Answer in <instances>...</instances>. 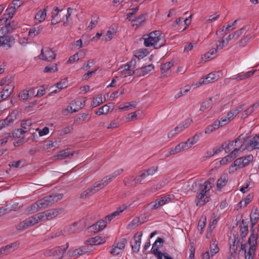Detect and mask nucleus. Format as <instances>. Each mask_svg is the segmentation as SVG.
<instances>
[{
    "label": "nucleus",
    "instance_id": "nucleus-1",
    "mask_svg": "<svg viewBox=\"0 0 259 259\" xmlns=\"http://www.w3.org/2000/svg\"><path fill=\"white\" fill-rule=\"evenodd\" d=\"M64 211L62 208H55L37 213L19 223L16 227L18 231H23L39 222L53 219Z\"/></svg>",
    "mask_w": 259,
    "mask_h": 259
},
{
    "label": "nucleus",
    "instance_id": "nucleus-2",
    "mask_svg": "<svg viewBox=\"0 0 259 259\" xmlns=\"http://www.w3.org/2000/svg\"><path fill=\"white\" fill-rule=\"evenodd\" d=\"M63 196V194L61 193H56L47 196L32 204L28 211L31 213L37 212L40 209H45L57 203L62 199Z\"/></svg>",
    "mask_w": 259,
    "mask_h": 259
},
{
    "label": "nucleus",
    "instance_id": "nucleus-3",
    "mask_svg": "<svg viewBox=\"0 0 259 259\" xmlns=\"http://www.w3.org/2000/svg\"><path fill=\"white\" fill-rule=\"evenodd\" d=\"M147 35L148 37L144 38V45L146 47L154 46L155 49H159L164 45L165 40L161 38L160 31H152Z\"/></svg>",
    "mask_w": 259,
    "mask_h": 259
},
{
    "label": "nucleus",
    "instance_id": "nucleus-4",
    "mask_svg": "<svg viewBox=\"0 0 259 259\" xmlns=\"http://www.w3.org/2000/svg\"><path fill=\"white\" fill-rule=\"evenodd\" d=\"M253 156L250 154L246 156L241 157L236 159L233 162V165L230 167V170L234 171L237 168H242L248 165L253 160Z\"/></svg>",
    "mask_w": 259,
    "mask_h": 259
},
{
    "label": "nucleus",
    "instance_id": "nucleus-5",
    "mask_svg": "<svg viewBox=\"0 0 259 259\" xmlns=\"http://www.w3.org/2000/svg\"><path fill=\"white\" fill-rule=\"evenodd\" d=\"M136 60H132L130 62L126 63L125 65H122L119 70L122 75L124 76L126 75H132L133 74H136V69L134 70L135 68Z\"/></svg>",
    "mask_w": 259,
    "mask_h": 259
},
{
    "label": "nucleus",
    "instance_id": "nucleus-6",
    "mask_svg": "<svg viewBox=\"0 0 259 259\" xmlns=\"http://www.w3.org/2000/svg\"><path fill=\"white\" fill-rule=\"evenodd\" d=\"M250 221L251 223V226L250 228V235L249 236V241L251 239H257L258 238V229L257 230H255L254 226L257 223L259 220V214L250 213Z\"/></svg>",
    "mask_w": 259,
    "mask_h": 259
},
{
    "label": "nucleus",
    "instance_id": "nucleus-7",
    "mask_svg": "<svg viewBox=\"0 0 259 259\" xmlns=\"http://www.w3.org/2000/svg\"><path fill=\"white\" fill-rule=\"evenodd\" d=\"M127 240L125 238H122L118 242H114L112 246L110 251V253L114 255L119 254L124 249Z\"/></svg>",
    "mask_w": 259,
    "mask_h": 259
},
{
    "label": "nucleus",
    "instance_id": "nucleus-8",
    "mask_svg": "<svg viewBox=\"0 0 259 259\" xmlns=\"http://www.w3.org/2000/svg\"><path fill=\"white\" fill-rule=\"evenodd\" d=\"M257 239H251L249 242V238H248L247 244L250 246L248 251L245 249V259H253L255 251L256 249Z\"/></svg>",
    "mask_w": 259,
    "mask_h": 259
},
{
    "label": "nucleus",
    "instance_id": "nucleus-9",
    "mask_svg": "<svg viewBox=\"0 0 259 259\" xmlns=\"http://www.w3.org/2000/svg\"><path fill=\"white\" fill-rule=\"evenodd\" d=\"M56 57V54L49 48L42 49L39 58L46 61H52Z\"/></svg>",
    "mask_w": 259,
    "mask_h": 259
},
{
    "label": "nucleus",
    "instance_id": "nucleus-10",
    "mask_svg": "<svg viewBox=\"0 0 259 259\" xmlns=\"http://www.w3.org/2000/svg\"><path fill=\"white\" fill-rule=\"evenodd\" d=\"M243 151V149L242 147L235 148L233 151L229 154V155L222 159L220 161L221 164L225 165L227 163L232 161L237 157L239 152H242Z\"/></svg>",
    "mask_w": 259,
    "mask_h": 259
},
{
    "label": "nucleus",
    "instance_id": "nucleus-11",
    "mask_svg": "<svg viewBox=\"0 0 259 259\" xmlns=\"http://www.w3.org/2000/svg\"><path fill=\"white\" fill-rule=\"evenodd\" d=\"M259 135H256L253 138L249 140L246 145L241 144L239 147H242L243 150L247 149L248 150H251L255 149H259Z\"/></svg>",
    "mask_w": 259,
    "mask_h": 259
},
{
    "label": "nucleus",
    "instance_id": "nucleus-12",
    "mask_svg": "<svg viewBox=\"0 0 259 259\" xmlns=\"http://www.w3.org/2000/svg\"><path fill=\"white\" fill-rule=\"evenodd\" d=\"M15 42V39L13 36L9 35L0 36V46L7 50L11 48Z\"/></svg>",
    "mask_w": 259,
    "mask_h": 259
},
{
    "label": "nucleus",
    "instance_id": "nucleus-13",
    "mask_svg": "<svg viewBox=\"0 0 259 259\" xmlns=\"http://www.w3.org/2000/svg\"><path fill=\"white\" fill-rule=\"evenodd\" d=\"M209 197L208 196L207 194H204L198 191L195 199L196 205L198 206L204 205L207 202H209Z\"/></svg>",
    "mask_w": 259,
    "mask_h": 259
},
{
    "label": "nucleus",
    "instance_id": "nucleus-14",
    "mask_svg": "<svg viewBox=\"0 0 259 259\" xmlns=\"http://www.w3.org/2000/svg\"><path fill=\"white\" fill-rule=\"evenodd\" d=\"M76 223H74L71 226H67L64 228L63 230H59V231H57V232L55 233L54 234H53L50 237V238L51 239H53V238L59 237L62 235H64V236H66L68 234L73 233L75 232V231H72V229L73 228H74L76 226Z\"/></svg>",
    "mask_w": 259,
    "mask_h": 259
},
{
    "label": "nucleus",
    "instance_id": "nucleus-15",
    "mask_svg": "<svg viewBox=\"0 0 259 259\" xmlns=\"http://www.w3.org/2000/svg\"><path fill=\"white\" fill-rule=\"evenodd\" d=\"M154 66L150 64L145 66L141 67L136 69V74L138 76H144L154 69Z\"/></svg>",
    "mask_w": 259,
    "mask_h": 259
},
{
    "label": "nucleus",
    "instance_id": "nucleus-16",
    "mask_svg": "<svg viewBox=\"0 0 259 259\" xmlns=\"http://www.w3.org/2000/svg\"><path fill=\"white\" fill-rule=\"evenodd\" d=\"M18 247V245L16 242L11 243L7 245L0 249V255L1 254H8L11 251H14Z\"/></svg>",
    "mask_w": 259,
    "mask_h": 259
},
{
    "label": "nucleus",
    "instance_id": "nucleus-17",
    "mask_svg": "<svg viewBox=\"0 0 259 259\" xmlns=\"http://www.w3.org/2000/svg\"><path fill=\"white\" fill-rule=\"evenodd\" d=\"M217 80L216 75L213 73H210L205 76L204 78H201L198 82L199 85H202L204 84H208L211 82H213Z\"/></svg>",
    "mask_w": 259,
    "mask_h": 259
},
{
    "label": "nucleus",
    "instance_id": "nucleus-18",
    "mask_svg": "<svg viewBox=\"0 0 259 259\" xmlns=\"http://www.w3.org/2000/svg\"><path fill=\"white\" fill-rule=\"evenodd\" d=\"M105 239L99 236L90 238L88 239L85 243L87 245H94L102 244L105 242Z\"/></svg>",
    "mask_w": 259,
    "mask_h": 259
},
{
    "label": "nucleus",
    "instance_id": "nucleus-19",
    "mask_svg": "<svg viewBox=\"0 0 259 259\" xmlns=\"http://www.w3.org/2000/svg\"><path fill=\"white\" fill-rule=\"evenodd\" d=\"M68 243H67L65 246H59L55 248L52 254L53 255H58L59 256V258L61 259L63 257L64 253L65 250L68 247Z\"/></svg>",
    "mask_w": 259,
    "mask_h": 259
},
{
    "label": "nucleus",
    "instance_id": "nucleus-20",
    "mask_svg": "<svg viewBox=\"0 0 259 259\" xmlns=\"http://www.w3.org/2000/svg\"><path fill=\"white\" fill-rule=\"evenodd\" d=\"M15 9V7H13V6L8 7L4 13V16H8V17H4L0 19L1 23H3V20L4 19H6V21H9V20H11L14 16Z\"/></svg>",
    "mask_w": 259,
    "mask_h": 259
},
{
    "label": "nucleus",
    "instance_id": "nucleus-21",
    "mask_svg": "<svg viewBox=\"0 0 259 259\" xmlns=\"http://www.w3.org/2000/svg\"><path fill=\"white\" fill-rule=\"evenodd\" d=\"M91 250V249L87 246H82L80 247L79 248L75 249L72 253V256H77L78 255H81L85 254V253L89 252Z\"/></svg>",
    "mask_w": 259,
    "mask_h": 259
},
{
    "label": "nucleus",
    "instance_id": "nucleus-22",
    "mask_svg": "<svg viewBox=\"0 0 259 259\" xmlns=\"http://www.w3.org/2000/svg\"><path fill=\"white\" fill-rule=\"evenodd\" d=\"M240 236L242 238L245 237L248 233V224L246 220H242V225L240 226Z\"/></svg>",
    "mask_w": 259,
    "mask_h": 259
},
{
    "label": "nucleus",
    "instance_id": "nucleus-23",
    "mask_svg": "<svg viewBox=\"0 0 259 259\" xmlns=\"http://www.w3.org/2000/svg\"><path fill=\"white\" fill-rule=\"evenodd\" d=\"M74 153V151L70 152L68 149H65L60 151L57 156L59 159H63L68 157L71 158L73 156Z\"/></svg>",
    "mask_w": 259,
    "mask_h": 259
},
{
    "label": "nucleus",
    "instance_id": "nucleus-24",
    "mask_svg": "<svg viewBox=\"0 0 259 259\" xmlns=\"http://www.w3.org/2000/svg\"><path fill=\"white\" fill-rule=\"evenodd\" d=\"M3 21L5 25L1 28L0 30L2 31L3 33H10L14 29V27L11 24L10 20L6 21V19H4Z\"/></svg>",
    "mask_w": 259,
    "mask_h": 259
},
{
    "label": "nucleus",
    "instance_id": "nucleus-25",
    "mask_svg": "<svg viewBox=\"0 0 259 259\" xmlns=\"http://www.w3.org/2000/svg\"><path fill=\"white\" fill-rule=\"evenodd\" d=\"M46 16V9L40 10L36 13L35 16V19L38 21V22H41L45 20Z\"/></svg>",
    "mask_w": 259,
    "mask_h": 259
},
{
    "label": "nucleus",
    "instance_id": "nucleus-26",
    "mask_svg": "<svg viewBox=\"0 0 259 259\" xmlns=\"http://www.w3.org/2000/svg\"><path fill=\"white\" fill-rule=\"evenodd\" d=\"M136 234H135L134 238L135 239L134 243L132 244V249L134 252H138L139 251L140 248V244H141V237L142 236V234L141 233L139 236V239L137 240L136 239Z\"/></svg>",
    "mask_w": 259,
    "mask_h": 259
},
{
    "label": "nucleus",
    "instance_id": "nucleus-27",
    "mask_svg": "<svg viewBox=\"0 0 259 259\" xmlns=\"http://www.w3.org/2000/svg\"><path fill=\"white\" fill-rule=\"evenodd\" d=\"M212 105V98H209L202 102L200 106V110L204 111L206 109L211 107Z\"/></svg>",
    "mask_w": 259,
    "mask_h": 259
},
{
    "label": "nucleus",
    "instance_id": "nucleus-28",
    "mask_svg": "<svg viewBox=\"0 0 259 259\" xmlns=\"http://www.w3.org/2000/svg\"><path fill=\"white\" fill-rule=\"evenodd\" d=\"M192 120L189 118H187L184 122L176 126V130H179L180 132L183 131L185 128H187L191 124Z\"/></svg>",
    "mask_w": 259,
    "mask_h": 259
},
{
    "label": "nucleus",
    "instance_id": "nucleus-29",
    "mask_svg": "<svg viewBox=\"0 0 259 259\" xmlns=\"http://www.w3.org/2000/svg\"><path fill=\"white\" fill-rule=\"evenodd\" d=\"M220 126V123L218 120L215 121L212 124L208 125L205 130V134H209L216 130Z\"/></svg>",
    "mask_w": 259,
    "mask_h": 259
},
{
    "label": "nucleus",
    "instance_id": "nucleus-30",
    "mask_svg": "<svg viewBox=\"0 0 259 259\" xmlns=\"http://www.w3.org/2000/svg\"><path fill=\"white\" fill-rule=\"evenodd\" d=\"M113 179L111 175L107 176L105 178H104L101 181L98 182L99 184L97 185V187L99 188H103L105 186H106L112 179Z\"/></svg>",
    "mask_w": 259,
    "mask_h": 259
},
{
    "label": "nucleus",
    "instance_id": "nucleus-31",
    "mask_svg": "<svg viewBox=\"0 0 259 259\" xmlns=\"http://www.w3.org/2000/svg\"><path fill=\"white\" fill-rule=\"evenodd\" d=\"M75 106L73 109L74 112L78 111L85 105V101L80 99H77L74 101Z\"/></svg>",
    "mask_w": 259,
    "mask_h": 259
},
{
    "label": "nucleus",
    "instance_id": "nucleus-32",
    "mask_svg": "<svg viewBox=\"0 0 259 259\" xmlns=\"http://www.w3.org/2000/svg\"><path fill=\"white\" fill-rule=\"evenodd\" d=\"M110 107L108 104H106L99 108L98 111H96L97 115H101L107 114L110 112Z\"/></svg>",
    "mask_w": 259,
    "mask_h": 259
},
{
    "label": "nucleus",
    "instance_id": "nucleus-33",
    "mask_svg": "<svg viewBox=\"0 0 259 259\" xmlns=\"http://www.w3.org/2000/svg\"><path fill=\"white\" fill-rule=\"evenodd\" d=\"M228 178L225 176L221 177L217 182V187L218 190H221L223 187L226 185L228 182Z\"/></svg>",
    "mask_w": 259,
    "mask_h": 259
},
{
    "label": "nucleus",
    "instance_id": "nucleus-34",
    "mask_svg": "<svg viewBox=\"0 0 259 259\" xmlns=\"http://www.w3.org/2000/svg\"><path fill=\"white\" fill-rule=\"evenodd\" d=\"M26 132V131L22 128H18L17 130H15L13 132H12L11 134L12 137H13L14 138H23V137L22 136L24 133Z\"/></svg>",
    "mask_w": 259,
    "mask_h": 259
},
{
    "label": "nucleus",
    "instance_id": "nucleus-35",
    "mask_svg": "<svg viewBox=\"0 0 259 259\" xmlns=\"http://www.w3.org/2000/svg\"><path fill=\"white\" fill-rule=\"evenodd\" d=\"M16 114L15 112H12L9 114L7 118L4 120L6 121V125L9 126L13 123V122L16 119Z\"/></svg>",
    "mask_w": 259,
    "mask_h": 259
},
{
    "label": "nucleus",
    "instance_id": "nucleus-36",
    "mask_svg": "<svg viewBox=\"0 0 259 259\" xmlns=\"http://www.w3.org/2000/svg\"><path fill=\"white\" fill-rule=\"evenodd\" d=\"M58 71L57 64H50L49 66H46L44 68V72L45 73H51Z\"/></svg>",
    "mask_w": 259,
    "mask_h": 259
},
{
    "label": "nucleus",
    "instance_id": "nucleus-37",
    "mask_svg": "<svg viewBox=\"0 0 259 259\" xmlns=\"http://www.w3.org/2000/svg\"><path fill=\"white\" fill-rule=\"evenodd\" d=\"M85 54L84 51L81 50L79 52H78L77 53H76L74 55L70 56L67 61V63H73L75 60H78L79 59V55H84Z\"/></svg>",
    "mask_w": 259,
    "mask_h": 259
},
{
    "label": "nucleus",
    "instance_id": "nucleus-38",
    "mask_svg": "<svg viewBox=\"0 0 259 259\" xmlns=\"http://www.w3.org/2000/svg\"><path fill=\"white\" fill-rule=\"evenodd\" d=\"M14 88V87L13 84L9 82L5 86L3 91H4V93L7 94V96H9L13 92Z\"/></svg>",
    "mask_w": 259,
    "mask_h": 259
},
{
    "label": "nucleus",
    "instance_id": "nucleus-39",
    "mask_svg": "<svg viewBox=\"0 0 259 259\" xmlns=\"http://www.w3.org/2000/svg\"><path fill=\"white\" fill-rule=\"evenodd\" d=\"M42 27L40 26H38L37 28L33 27L30 29L29 31L28 32L29 35L30 36H35L38 34L40 31H41Z\"/></svg>",
    "mask_w": 259,
    "mask_h": 259
},
{
    "label": "nucleus",
    "instance_id": "nucleus-40",
    "mask_svg": "<svg viewBox=\"0 0 259 259\" xmlns=\"http://www.w3.org/2000/svg\"><path fill=\"white\" fill-rule=\"evenodd\" d=\"M179 145L181 146L180 148L182 151L191 148L193 145V142H190V140L188 139L187 141L181 142Z\"/></svg>",
    "mask_w": 259,
    "mask_h": 259
},
{
    "label": "nucleus",
    "instance_id": "nucleus-41",
    "mask_svg": "<svg viewBox=\"0 0 259 259\" xmlns=\"http://www.w3.org/2000/svg\"><path fill=\"white\" fill-rule=\"evenodd\" d=\"M141 222L138 218H134L133 221L128 225L127 228L128 229H132L141 224Z\"/></svg>",
    "mask_w": 259,
    "mask_h": 259
},
{
    "label": "nucleus",
    "instance_id": "nucleus-42",
    "mask_svg": "<svg viewBox=\"0 0 259 259\" xmlns=\"http://www.w3.org/2000/svg\"><path fill=\"white\" fill-rule=\"evenodd\" d=\"M103 103L102 98L101 95H99L96 98H94L93 101L92 102L91 106L93 108L99 106Z\"/></svg>",
    "mask_w": 259,
    "mask_h": 259
},
{
    "label": "nucleus",
    "instance_id": "nucleus-43",
    "mask_svg": "<svg viewBox=\"0 0 259 259\" xmlns=\"http://www.w3.org/2000/svg\"><path fill=\"white\" fill-rule=\"evenodd\" d=\"M163 243V239L158 237L157 240L155 241L154 244H153V246L151 249V251L152 250L155 249H157L159 250V247L162 246V243Z\"/></svg>",
    "mask_w": 259,
    "mask_h": 259
},
{
    "label": "nucleus",
    "instance_id": "nucleus-44",
    "mask_svg": "<svg viewBox=\"0 0 259 259\" xmlns=\"http://www.w3.org/2000/svg\"><path fill=\"white\" fill-rule=\"evenodd\" d=\"M240 136H239L237 138L235 139L234 141L229 142L231 144V147L232 148H238L241 144H243L241 141H240Z\"/></svg>",
    "mask_w": 259,
    "mask_h": 259
},
{
    "label": "nucleus",
    "instance_id": "nucleus-45",
    "mask_svg": "<svg viewBox=\"0 0 259 259\" xmlns=\"http://www.w3.org/2000/svg\"><path fill=\"white\" fill-rule=\"evenodd\" d=\"M219 49V47L217 46L216 48L211 49L209 52H207L204 55V57L206 59H211L213 58L212 56L216 54Z\"/></svg>",
    "mask_w": 259,
    "mask_h": 259
},
{
    "label": "nucleus",
    "instance_id": "nucleus-46",
    "mask_svg": "<svg viewBox=\"0 0 259 259\" xmlns=\"http://www.w3.org/2000/svg\"><path fill=\"white\" fill-rule=\"evenodd\" d=\"M133 177H126L123 180V183L125 186L132 187L134 186L133 182H135L133 180Z\"/></svg>",
    "mask_w": 259,
    "mask_h": 259
},
{
    "label": "nucleus",
    "instance_id": "nucleus-47",
    "mask_svg": "<svg viewBox=\"0 0 259 259\" xmlns=\"http://www.w3.org/2000/svg\"><path fill=\"white\" fill-rule=\"evenodd\" d=\"M158 201H159L160 203L161 204V206L167 203L172 200V197H170V195H166L163 197H161L158 199H157Z\"/></svg>",
    "mask_w": 259,
    "mask_h": 259
},
{
    "label": "nucleus",
    "instance_id": "nucleus-48",
    "mask_svg": "<svg viewBox=\"0 0 259 259\" xmlns=\"http://www.w3.org/2000/svg\"><path fill=\"white\" fill-rule=\"evenodd\" d=\"M145 15L142 14L132 21L133 22H136L135 24L136 25H140L142 24V22L145 20Z\"/></svg>",
    "mask_w": 259,
    "mask_h": 259
},
{
    "label": "nucleus",
    "instance_id": "nucleus-49",
    "mask_svg": "<svg viewBox=\"0 0 259 259\" xmlns=\"http://www.w3.org/2000/svg\"><path fill=\"white\" fill-rule=\"evenodd\" d=\"M136 102H134L133 104L131 103L130 102H127L125 103V105L124 106L119 107V109L120 110H128L132 108V107H135L136 106Z\"/></svg>",
    "mask_w": 259,
    "mask_h": 259
},
{
    "label": "nucleus",
    "instance_id": "nucleus-50",
    "mask_svg": "<svg viewBox=\"0 0 259 259\" xmlns=\"http://www.w3.org/2000/svg\"><path fill=\"white\" fill-rule=\"evenodd\" d=\"M174 65V63L171 62H166L163 64L160 69L162 73H164L167 71L169 69L171 68V66Z\"/></svg>",
    "mask_w": 259,
    "mask_h": 259
},
{
    "label": "nucleus",
    "instance_id": "nucleus-51",
    "mask_svg": "<svg viewBox=\"0 0 259 259\" xmlns=\"http://www.w3.org/2000/svg\"><path fill=\"white\" fill-rule=\"evenodd\" d=\"M56 87L60 90L65 88L67 87V80L66 78L63 79L56 84Z\"/></svg>",
    "mask_w": 259,
    "mask_h": 259
},
{
    "label": "nucleus",
    "instance_id": "nucleus-52",
    "mask_svg": "<svg viewBox=\"0 0 259 259\" xmlns=\"http://www.w3.org/2000/svg\"><path fill=\"white\" fill-rule=\"evenodd\" d=\"M210 189L209 186L204 183L203 184H199L198 191L204 194H207Z\"/></svg>",
    "mask_w": 259,
    "mask_h": 259
},
{
    "label": "nucleus",
    "instance_id": "nucleus-53",
    "mask_svg": "<svg viewBox=\"0 0 259 259\" xmlns=\"http://www.w3.org/2000/svg\"><path fill=\"white\" fill-rule=\"evenodd\" d=\"M23 161L22 160H19L16 161H12L9 163V166L11 167H22L24 166V164H21Z\"/></svg>",
    "mask_w": 259,
    "mask_h": 259
},
{
    "label": "nucleus",
    "instance_id": "nucleus-54",
    "mask_svg": "<svg viewBox=\"0 0 259 259\" xmlns=\"http://www.w3.org/2000/svg\"><path fill=\"white\" fill-rule=\"evenodd\" d=\"M124 89L120 88L118 90L112 93L110 97V99H114L118 96V94L122 95L124 93Z\"/></svg>",
    "mask_w": 259,
    "mask_h": 259
},
{
    "label": "nucleus",
    "instance_id": "nucleus-55",
    "mask_svg": "<svg viewBox=\"0 0 259 259\" xmlns=\"http://www.w3.org/2000/svg\"><path fill=\"white\" fill-rule=\"evenodd\" d=\"M160 201L157 199L155 202H152L148 204V206L150 207L151 210H154L158 208L161 206Z\"/></svg>",
    "mask_w": 259,
    "mask_h": 259
},
{
    "label": "nucleus",
    "instance_id": "nucleus-56",
    "mask_svg": "<svg viewBox=\"0 0 259 259\" xmlns=\"http://www.w3.org/2000/svg\"><path fill=\"white\" fill-rule=\"evenodd\" d=\"M98 184H99V182H97V183H95L93 186L88 188V191H90V192L91 194L96 193L99 190L102 189V188H99L97 187V185H98Z\"/></svg>",
    "mask_w": 259,
    "mask_h": 259
},
{
    "label": "nucleus",
    "instance_id": "nucleus-57",
    "mask_svg": "<svg viewBox=\"0 0 259 259\" xmlns=\"http://www.w3.org/2000/svg\"><path fill=\"white\" fill-rule=\"evenodd\" d=\"M152 253L154 254L157 259H162V257H164L165 253H162L157 249L152 250Z\"/></svg>",
    "mask_w": 259,
    "mask_h": 259
},
{
    "label": "nucleus",
    "instance_id": "nucleus-58",
    "mask_svg": "<svg viewBox=\"0 0 259 259\" xmlns=\"http://www.w3.org/2000/svg\"><path fill=\"white\" fill-rule=\"evenodd\" d=\"M147 52L146 50H139L137 51V52L135 53V57L138 58L139 59L143 58L146 55Z\"/></svg>",
    "mask_w": 259,
    "mask_h": 259
},
{
    "label": "nucleus",
    "instance_id": "nucleus-59",
    "mask_svg": "<svg viewBox=\"0 0 259 259\" xmlns=\"http://www.w3.org/2000/svg\"><path fill=\"white\" fill-rule=\"evenodd\" d=\"M32 124L31 121L29 119L22 120L21 123V126L24 129H27Z\"/></svg>",
    "mask_w": 259,
    "mask_h": 259
},
{
    "label": "nucleus",
    "instance_id": "nucleus-60",
    "mask_svg": "<svg viewBox=\"0 0 259 259\" xmlns=\"http://www.w3.org/2000/svg\"><path fill=\"white\" fill-rule=\"evenodd\" d=\"M219 250V248L217 244L213 243L212 245H210V251L212 256L218 252Z\"/></svg>",
    "mask_w": 259,
    "mask_h": 259
},
{
    "label": "nucleus",
    "instance_id": "nucleus-61",
    "mask_svg": "<svg viewBox=\"0 0 259 259\" xmlns=\"http://www.w3.org/2000/svg\"><path fill=\"white\" fill-rule=\"evenodd\" d=\"M98 228H99L98 230H102L104 229L106 225H107V222L106 221L104 220H100L97 222Z\"/></svg>",
    "mask_w": 259,
    "mask_h": 259
},
{
    "label": "nucleus",
    "instance_id": "nucleus-62",
    "mask_svg": "<svg viewBox=\"0 0 259 259\" xmlns=\"http://www.w3.org/2000/svg\"><path fill=\"white\" fill-rule=\"evenodd\" d=\"M181 146L178 144L175 148L170 149L169 155H175L182 151Z\"/></svg>",
    "mask_w": 259,
    "mask_h": 259
},
{
    "label": "nucleus",
    "instance_id": "nucleus-63",
    "mask_svg": "<svg viewBox=\"0 0 259 259\" xmlns=\"http://www.w3.org/2000/svg\"><path fill=\"white\" fill-rule=\"evenodd\" d=\"M158 166L151 167L147 170H145L148 176H152L154 175L158 170Z\"/></svg>",
    "mask_w": 259,
    "mask_h": 259
},
{
    "label": "nucleus",
    "instance_id": "nucleus-64",
    "mask_svg": "<svg viewBox=\"0 0 259 259\" xmlns=\"http://www.w3.org/2000/svg\"><path fill=\"white\" fill-rule=\"evenodd\" d=\"M73 127L72 126H66L61 131V135H64L68 133H69L73 131Z\"/></svg>",
    "mask_w": 259,
    "mask_h": 259
}]
</instances>
